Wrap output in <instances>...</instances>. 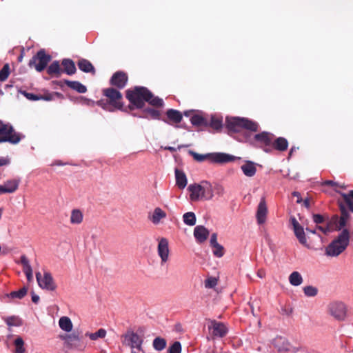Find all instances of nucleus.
I'll return each mask as SVG.
<instances>
[{"instance_id": "nucleus-30", "label": "nucleus", "mask_w": 353, "mask_h": 353, "mask_svg": "<svg viewBox=\"0 0 353 353\" xmlns=\"http://www.w3.org/2000/svg\"><path fill=\"white\" fill-rule=\"evenodd\" d=\"M143 115L141 116V117L152 119H160V111L154 110L153 108H147L143 110Z\"/></svg>"}, {"instance_id": "nucleus-61", "label": "nucleus", "mask_w": 353, "mask_h": 353, "mask_svg": "<svg viewBox=\"0 0 353 353\" xmlns=\"http://www.w3.org/2000/svg\"><path fill=\"white\" fill-rule=\"evenodd\" d=\"M25 96L26 97L27 99H28L30 100H33V101H36V100H38L40 99L39 97H37L36 95H34L32 93H25Z\"/></svg>"}, {"instance_id": "nucleus-9", "label": "nucleus", "mask_w": 353, "mask_h": 353, "mask_svg": "<svg viewBox=\"0 0 353 353\" xmlns=\"http://www.w3.org/2000/svg\"><path fill=\"white\" fill-rule=\"evenodd\" d=\"M60 338L64 341L65 345L68 348L77 350H82L83 348L81 339L77 334H65L61 335Z\"/></svg>"}, {"instance_id": "nucleus-43", "label": "nucleus", "mask_w": 353, "mask_h": 353, "mask_svg": "<svg viewBox=\"0 0 353 353\" xmlns=\"http://www.w3.org/2000/svg\"><path fill=\"white\" fill-rule=\"evenodd\" d=\"M27 292H28L27 288L23 287L18 291L12 292L7 296L12 299H21L27 294Z\"/></svg>"}, {"instance_id": "nucleus-51", "label": "nucleus", "mask_w": 353, "mask_h": 353, "mask_svg": "<svg viewBox=\"0 0 353 353\" xmlns=\"http://www.w3.org/2000/svg\"><path fill=\"white\" fill-rule=\"evenodd\" d=\"M214 192L219 196H223L225 193V189L222 185L216 183L213 186V192Z\"/></svg>"}, {"instance_id": "nucleus-16", "label": "nucleus", "mask_w": 353, "mask_h": 353, "mask_svg": "<svg viewBox=\"0 0 353 353\" xmlns=\"http://www.w3.org/2000/svg\"><path fill=\"white\" fill-rule=\"evenodd\" d=\"M167 119H163L168 124L179 123L182 121L183 115L179 110L169 109L166 111Z\"/></svg>"}, {"instance_id": "nucleus-34", "label": "nucleus", "mask_w": 353, "mask_h": 353, "mask_svg": "<svg viewBox=\"0 0 353 353\" xmlns=\"http://www.w3.org/2000/svg\"><path fill=\"white\" fill-rule=\"evenodd\" d=\"M104 95L107 97V100L105 102L103 100L99 101L97 102L98 105H100L102 108L107 111L110 110V88H107L103 90Z\"/></svg>"}, {"instance_id": "nucleus-21", "label": "nucleus", "mask_w": 353, "mask_h": 353, "mask_svg": "<svg viewBox=\"0 0 353 353\" xmlns=\"http://www.w3.org/2000/svg\"><path fill=\"white\" fill-rule=\"evenodd\" d=\"M213 332L212 334L215 336L223 337L228 332V329L225 325L220 322L216 321H212Z\"/></svg>"}, {"instance_id": "nucleus-19", "label": "nucleus", "mask_w": 353, "mask_h": 353, "mask_svg": "<svg viewBox=\"0 0 353 353\" xmlns=\"http://www.w3.org/2000/svg\"><path fill=\"white\" fill-rule=\"evenodd\" d=\"M188 190L190 192V199L191 201H196L202 198V190L201 183L199 184L194 183L188 186Z\"/></svg>"}, {"instance_id": "nucleus-12", "label": "nucleus", "mask_w": 353, "mask_h": 353, "mask_svg": "<svg viewBox=\"0 0 353 353\" xmlns=\"http://www.w3.org/2000/svg\"><path fill=\"white\" fill-rule=\"evenodd\" d=\"M291 223L293 226L294 234L299 243L303 245H307V239L304 232L303 228L299 224L294 217L290 219Z\"/></svg>"}, {"instance_id": "nucleus-59", "label": "nucleus", "mask_w": 353, "mask_h": 353, "mask_svg": "<svg viewBox=\"0 0 353 353\" xmlns=\"http://www.w3.org/2000/svg\"><path fill=\"white\" fill-rule=\"evenodd\" d=\"M292 196L296 198V203H300L303 201L301 195L299 192H293Z\"/></svg>"}, {"instance_id": "nucleus-60", "label": "nucleus", "mask_w": 353, "mask_h": 353, "mask_svg": "<svg viewBox=\"0 0 353 353\" xmlns=\"http://www.w3.org/2000/svg\"><path fill=\"white\" fill-rule=\"evenodd\" d=\"M82 103L87 105H93L94 102L90 99L81 97Z\"/></svg>"}, {"instance_id": "nucleus-1", "label": "nucleus", "mask_w": 353, "mask_h": 353, "mask_svg": "<svg viewBox=\"0 0 353 353\" xmlns=\"http://www.w3.org/2000/svg\"><path fill=\"white\" fill-rule=\"evenodd\" d=\"M125 97L130 103V110L141 109L145 102L155 108H161L164 105L162 99L154 96L149 89L143 86H134L127 90Z\"/></svg>"}, {"instance_id": "nucleus-3", "label": "nucleus", "mask_w": 353, "mask_h": 353, "mask_svg": "<svg viewBox=\"0 0 353 353\" xmlns=\"http://www.w3.org/2000/svg\"><path fill=\"white\" fill-rule=\"evenodd\" d=\"M225 125L230 132H239L243 129L252 132H257L259 130V124L247 118L227 117Z\"/></svg>"}, {"instance_id": "nucleus-24", "label": "nucleus", "mask_w": 353, "mask_h": 353, "mask_svg": "<svg viewBox=\"0 0 353 353\" xmlns=\"http://www.w3.org/2000/svg\"><path fill=\"white\" fill-rule=\"evenodd\" d=\"M21 263L23 265V270L27 277L28 281L33 279L32 269L28 258L23 255L21 256Z\"/></svg>"}, {"instance_id": "nucleus-56", "label": "nucleus", "mask_w": 353, "mask_h": 353, "mask_svg": "<svg viewBox=\"0 0 353 353\" xmlns=\"http://www.w3.org/2000/svg\"><path fill=\"white\" fill-rule=\"evenodd\" d=\"M313 221L316 224H321L325 221V217L321 214H313Z\"/></svg>"}, {"instance_id": "nucleus-58", "label": "nucleus", "mask_w": 353, "mask_h": 353, "mask_svg": "<svg viewBox=\"0 0 353 353\" xmlns=\"http://www.w3.org/2000/svg\"><path fill=\"white\" fill-rule=\"evenodd\" d=\"M210 245L211 247L214 246V245L219 243L217 242V234L216 233H213L212 235H211V238H210Z\"/></svg>"}, {"instance_id": "nucleus-50", "label": "nucleus", "mask_w": 353, "mask_h": 353, "mask_svg": "<svg viewBox=\"0 0 353 353\" xmlns=\"http://www.w3.org/2000/svg\"><path fill=\"white\" fill-rule=\"evenodd\" d=\"M168 353H181V345L180 342L175 341L168 349Z\"/></svg>"}, {"instance_id": "nucleus-40", "label": "nucleus", "mask_w": 353, "mask_h": 353, "mask_svg": "<svg viewBox=\"0 0 353 353\" xmlns=\"http://www.w3.org/2000/svg\"><path fill=\"white\" fill-rule=\"evenodd\" d=\"M183 222L190 226H193L196 223V216L194 212H186L183 216Z\"/></svg>"}, {"instance_id": "nucleus-20", "label": "nucleus", "mask_w": 353, "mask_h": 353, "mask_svg": "<svg viewBox=\"0 0 353 353\" xmlns=\"http://www.w3.org/2000/svg\"><path fill=\"white\" fill-rule=\"evenodd\" d=\"M201 186L203 192L202 198L205 200L212 199L214 196L212 185L207 181H202L201 182Z\"/></svg>"}, {"instance_id": "nucleus-4", "label": "nucleus", "mask_w": 353, "mask_h": 353, "mask_svg": "<svg viewBox=\"0 0 353 353\" xmlns=\"http://www.w3.org/2000/svg\"><path fill=\"white\" fill-rule=\"evenodd\" d=\"M123 337V344L129 347L131 352L145 353L143 347L144 342L143 335H140L134 332H128Z\"/></svg>"}, {"instance_id": "nucleus-54", "label": "nucleus", "mask_w": 353, "mask_h": 353, "mask_svg": "<svg viewBox=\"0 0 353 353\" xmlns=\"http://www.w3.org/2000/svg\"><path fill=\"white\" fill-rule=\"evenodd\" d=\"M340 218L338 215H334L327 224H330L333 227V230H335V228L339 225Z\"/></svg>"}, {"instance_id": "nucleus-64", "label": "nucleus", "mask_w": 353, "mask_h": 353, "mask_svg": "<svg viewBox=\"0 0 353 353\" xmlns=\"http://www.w3.org/2000/svg\"><path fill=\"white\" fill-rule=\"evenodd\" d=\"M32 301L35 303H37L39 301V296L37 294H32Z\"/></svg>"}, {"instance_id": "nucleus-23", "label": "nucleus", "mask_w": 353, "mask_h": 353, "mask_svg": "<svg viewBox=\"0 0 353 353\" xmlns=\"http://www.w3.org/2000/svg\"><path fill=\"white\" fill-rule=\"evenodd\" d=\"M167 216L165 212L161 208L157 207L154 208L152 216H149V219L154 225H158L161 221Z\"/></svg>"}, {"instance_id": "nucleus-37", "label": "nucleus", "mask_w": 353, "mask_h": 353, "mask_svg": "<svg viewBox=\"0 0 353 353\" xmlns=\"http://www.w3.org/2000/svg\"><path fill=\"white\" fill-rule=\"evenodd\" d=\"M289 281L294 286L300 285L303 283V278L298 272H293L289 276Z\"/></svg>"}, {"instance_id": "nucleus-8", "label": "nucleus", "mask_w": 353, "mask_h": 353, "mask_svg": "<svg viewBox=\"0 0 353 353\" xmlns=\"http://www.w3.org/2000/svg\"><path fill=\"white\" fill-rule=\"evenodd\" d=\"M5 129L3 133H0V143L1 142H10L13 144L19 143L21 140V137L19 134L14 132L12 126L9 123H4Z\"/></svg>"}, {"instance_id": "nucleus-62", "label": "nucleus", "mask_w": 353, "mask_h": 353, "mask_svg": "<svg viewBox=\"0 0 353 353\" xmlns=\"http://www.w3.org/2000/svg\"><path fill=\"white\" fill-rule=\"evenodd\" d=\"M345 203L347 204V205L348 206V208L349 210L353 212V201L352 200H348L347 198L346 197L345 198Z\"/></svg>"}, {"instance_id": "nucleus-27", "label": "nucleus", "mask_w": 353, "mask_h": 353, "mask_svg": "<svg viewBox=\"0 0 353 353\" xmlns=\"http://www.w3.org/2000/svg\"><path fill=\"white\" fill-rule=\"evenodd\" d=\"M121 93L119 91L112 88V108H115L117 109H121L123 108V103L121 101Z\"/></svg>"}, {"instance_id": "nucleus-29", "label": "nucleus", "mask_w": 353, "mask_h": 353, "mask_svg": "<svg viewBox=\"0 0 353 353\" xmlns=\"http://www.w3.org/2000/svg\"><path fill=\"white\" fill-rule=\"evenodd\" d=\"M5 191L6 193H12L15 192L19 187V181L17 179L8 180L3 183Z\"/></svg>"}, {"instance_id": "nucleus-55", "label": "nucleus", "mask_w": 353, "mask_h": 353, "mask_svg": "<svg viewBox=\"0 0 353 353\" xmlns=\"http://www.w3.org/2000/svg\"><path fill=\"white\" fill-rule=\"evenodd\" d=\"M335 191L339 193L342 198L343 199V201H345V198L347 197L348 200L353 199V190H350L347 194L342 192L341 191H339L337 190H335Z\"/></svg>"}, {"instance_id": "nucleus-7", "label": "nucleus", "mask_w": 353, "mask_h": 353, "mask_svg": "<svg viewBox=\"0 0 353 353\" xmlns=\"http://www.w3.org/2000/svg\"><path fill=\"white\" fill-rule=\"evenodd\" d=\"M51 57L45 53L44 50H39L29 62L30 67L34 66L37 71L41 72L45 69Z\"/></svg>"}, {"instance_id": "nucleus-28", "label": "nucleus", "mask_w": 353, "mask_h": 353, "mask_svg": "<svg viewBox=\"0 0 353 353\" xmlns=\"http://www.w3.org/2000/svg\"><path fill=\"white\" fill-rule=\"evenodd\" d=\"M59 325L60 328L66 332H70L72 330V323L68 316H62L59 320Z\"/></svg>"}, {"instance_id": "nucleus-18", "label": "nucleus", "mask_w": 353, "mask_h": 353, "mask_svg": "<svg viewBox=\"0 0 353 353\" xmlns=\"http://www.w3.org/2000/svg\"><path fill=\"white\" fill-rule=\"evenodd\" d=\"M209 234V230L203 225H197L194 228V236L196 241L200 243L205 241Z\"/></svg>"}, {"instance_id": "nucleus-44", "label": "nucleus", "mask_w": 353, "mask_h": 353, "mask_svg": "<svg viewBox=\"0 0 353 353\" xmlns=\"http://www.w3.org/2000/svg\"><path fill=\"white\" fill-rule=\"evenodd\" d=\"M48 72L50 75L55 74L58 76L61 72L59 63L57 61L52 63L48 68Z\"/></svg>"}, {"instance_id": "nucleus-53", "label": "nucleus", "mask_w": 353, "mask_h": 353, "mask_svg": "<svg viewBox=\"0 0 353 353\" xmlns=\"http://www.w3.org/2000/svg\"><path fill=\"white\" fill-rule=\"evenodd\" d=\"M316 228L325 234L333 230V227L330 224H327L326 226L318 225Z\"/></svg>"}, {"instance_id": "nucleus-63", "label": "nucleus", "mask_w": 353, "mask_h": 353, "mask_svg": "<svg viewBox=\"0 0 353 353\" xmlns=\"http://www.w3.org/2000/svg\"><path fill=\"white\" fill-rule=\"evenodd\" d=\"M9 163H10V161L8 159H6V158L0 159V165L1 166L6 165L9 164Z\"/></svg>"}, {"instance_id": "nucleus-11", "label": "nucleus", "mask_w": 353, "mask_h": 353, "mask_svg": "<svg viewBox=\"0 0 353 353\" xmlns=\"http://www.w3.org/2000/svg\"><path fill=\"white\" fill-rule=\"evenodd\" d=\"M157 252L161 260V263L163 265L166 263L169 259L168 241L167 239L161 238L159 239Z\"/></svg>"}, {"instance_id": "nucleus-47", "label": "nucleus", "mask_w": 353, "mask_h": 353, "mask_svg": "<svg viewBox=\"0 0 353 353\" xmlns=\"http://www.w3.org/2000/svg\"><path fill=\"white\" fill-rule=\"evenodd\" d=\"M212 248L213 254L216 257L220 258L224 255V253H225L224 248L219 243L214 245Z\"/></svg>"}, {"instance_id": "nucleus-41", "label": "nucleus", "mask_w": 353, "mask_h": 353, "mask_svg": "<svg viewBox=\"0 0 353 353\" xmlns=\"http://www.w3.org/2000/svg\"><path fill=\"white\" fill-rule=\"evenodd\" d=\"M210 126L216 130L221 129L223 126L222 118L216 116H212L211 117Z\"/></svg>"}, {"instance_id": "nucleus-2", "label": "nucleus", "mask_w": 353, "mask_h": 353, "mask_svg": "<svg viewBox=\"0 0 353 353\" xmlns=\"http://www.w3.org/2000/svg\"><path fill=\"white\" fill-rule=\"evenodd\" d=\"M349 242L350 232L348 230L343 229L339 236L326 247L325 254L331 257L339 256L346 249Z\"/></svg>"}, {"instance_id": "nucleus-31", "label": "nucleus", "mask_w": 353, "mask_h": 353, "mask_svg": "<svg viewBox=\"0 0 353 353\" xmlns=\"http://www.w3.org/2000/svg\"><path fill=\"white\" fill-rule=\"evenodd\" d=\"M66 85L79 93H85L87 91L86 87L79 81H66Z\"/></svg>"}, {"instance_id": "nucleus-17", "label": "nucleus", "mask_w": 353, "mask_h": 353, "mask_svg": "<svg viewBox=\"0 0 353 353\" xmlns=\"http://www.w3.org/2000/svg\"><path fill=\"white\" fill-rule=\"evenodd\" d=\"M339 207L341 212V216L339 217V225L335 228V230H341L346 225L347 221L349 219L350 214L347 210L345 206L342 202L338 201Z\"/></svg>"}, {"instance_id": "nucleus-22", "label": "nucleus", "mask_w": 353, "mask_h": 353, "mask_svg": "<svg viewBox=\"0 0 353 353\" xmlns=\"http://www.w3.org/2000/svg\"><path fill=\"white\" fill-rule=\"evenodd\" d=\"M174 172H175L176 185H177V187L179 189H181V190L184 189L186 187L187 183H188V180H187L185 174L184 173L183 171L180 170L177 168L175 169Z\"/></svg>"}, {"instance_id": "nucleus-42", "label": "nucleus", "mask_w": 353, "mask_h": 353, "mask_svg": "<svg viewBox=\"0 0 353 353\" xmlns=\"http://www.w3.org/2000/svg\"><path fill=\"white\" fill-rule=\"evenodd\" d=\"M5 321L9 327H19L22 324L21 320L14 316L6 318Z\"/></svg>"}, {"instance_id": "nucleus-32", "label": "nucleus", "mask_w": 353, "mask_h": 353, "mask_svg": "<svg viewBox=\"0 0 353 353\" xmlns=\"http://www.w3.org/2000/svg\"><path fill=\"white\" fill-rule=\"evenodd\" d=\"M83 212L79 209L72 210L70 216V222L72 224H80L83 221Z\"/></svg>"}, {"instance_id": "nucleus-45", "label": "nucleus", "mask_w": 353, "mask_h": 353, "mask_svg": "<svg viewBox=\"0 0 353 353\" xmlns=\"http://www.w3.org/2000/svg\"><path fill=\"white\" fill-rule=\"evenodd\" d=\"M106 334V331L104 329H100L94 333H86V336L92 340H97L99 338H103Z\"/></svg>"}, {"instance_id": "nucleus-49", "label": "nucleus", "mask_w": 353, "mask_h": 353, "mask_svg": "<svg viewBox=\"0 0 353 353\" xmlns=\"http://www.w3.org/2000/svg\"><path fill=\"white\" fill-rule=\"evenodd\" d=\"M23 341L21 337H18L14 341V345L16 347V353H23L25 349L23 347Z\"/></svg>"}, {"instance_id": "nucleus-13", "label": "nucleus", "mask_w": 353, "mask_h": 353, "mask_svg": "<svg viewBox=\"0 0 353 353\" xmlns=\"http://www.w3.org/2000/svg\"><path fill=\"white\" fill-rule=\"evenodd\" d=\"M128 81V74L123 71H117L112 76V85H114L119 89L123 88Z\"/></svg>"}, {"instance_id": "nucleus-5", "label": "nucleus", "mask_w": 353, "mask_h": 353, "mask_svg": "<svg viewBox=\"0 0 353 353\" xmlns=\"http://www.w3.org/2000/svg\"><path fill=\"white\" fill-rule=\"evenodd\" d=\"M274 135L268 132H262L256 134L253 137V143L262 148L265 152H269V147L272 145Z\"/></svg>"}, {"instance_id": "nucleus-10", "label": "nucleus", "mask_w": 353, "mask_h": 353, "mask_svg": "<svg viewBox=\"0 0 353 353\" xmlns=\"http://www.w3.org/2000/svg\"><path fill=\"white\" fill-rule=\"evenodd\" d=\"M330 312L336 319L344 320L346 316L345 305L342 303H334L330 306Z\"/></svg>"}, {"instance_id": "nucleus-57", "label": "nucleus", "mask_w": 353, "mask_h": 353, "mask_svg": "<svg viewBox=\"0 0 353 353\" xmlns=\"http://www.w3.org/2000/svg\"><path fill=\"white\" fill-rule=\"evenodd\" d=\"M321 185L322 186L327 185V186H331V187H336L339 185V183L337 182H335L332 180H326V181H324L323 182H322Z\"/></svg>"}, {"instance_id": "nucleus-39", "label": "nucleus", "mask_w": 353, "mask_h": 353, "mask_svg": "<svg viewBox=\"0 0 353 353\" xmlns=\"http://www.w3.org/2000/svg\"><path fill=\"white\" fill-rule=\"evenodd\" d=\"M166 341L161 337H156L152 343L153 347L157 351H161L166 347Z\"/></svg>"}, {"instance_id": "nucleus-26", "label": "nucleus", "mask_w": 353, "mask_h": 353, "mask_svg": "<svg viewBox=\"0 0 353 353\" xmlns=\"http://www.w3.org/2000/svg\"><path fill=\"white\" fill-rule=\"evenodd\" d=\"M271 146L278 151L283 152L288 149V141L283 137H279L274 139Z\"/></svg>"}, {"instance_id": "nucleus-48", "label": "nucleus", "mask_w": 353, "mask_h": 353, "mask_svg": "<svg viewBox=\"0 0 353 353\" xmlns=\"http://www.w3.org/2000/svg\"><path fill=\"white\" fill-rule=\"evenodd\" d=\"M10 74V66L8 63L5 64L0 70V81H4L7 79Z\"/></svg>"}, {"instance_id": "nucleus-33", "label": "nucleus", "mask_w": 353, "mask_h": 353, "mask_svg": "<svg viewBox=\"0 0 353 353\" xmlns=\"http://www.w3.org/2000/svg\"><path fill=\"white\" fill-rule=\"evenodd\" d=\"M79 68L84 72H94V68L92 64L86 59H81L78 62Z\"/></svg>"}, {"instance_id": "nucleus-35", "label": "nucleus", "mask_w": 353, "mask_h": 353, "mask_svg": "<svg viewBox=\"0 0 353 353\" xmlns=\"http://www.w3.org/2000/svg\"><path fill=\"white\" fill-rule=\"evenodd\" d=\"M188 153L193 159L198 162H203L205 160H210L211 161V153L205 154H199L193 150H189Z\"/></svg>"}, {"instance_id": "nucleus-46", "label": "nucleus", "mask_w": 353, "mask_h": 353, "mask_svg": "<svg viewBox=\"0 0 353 353\" xmlns=\"http://www.w3.org/2000/svg\"><path fill=\"white\" fill-rule=\"evenodd\" d=\"M303 290L305 295L309 297L315 296L318 293V289L312 285L305 286Z\"/></svg>"}, {"instance_id": "nucleus-14", "label": "nucleus", "mask_w": 353, "mask_h": 353, "mask_svg": "<svg viewBox=\"0 0 353 353\" xmlns=\"http://www.w3.org/2000/svg\"><path fill=\"white\" fill-rule=\"evenodd\" d=\"M268 208L264 197L261 198L256 211V221L259 225L263 224L266 221Z\"/></svg>"}, {"instance_id": "nucleus-52", "label": "nucleus", "mask_w": 353, "mask_h": 353, "mask_svg": "<svg viewBox=\"0 0 353 353\" xmlns=\"http://www.w3.org/2000/svg\"><path fill=\"white\" fill-rule=\"evenodd\" d=\"M216 284H217L216 279L212 278V277L206 279L205 281V288H212L215 287L216 285Z\"/></svg>"}, {"instance_id": "nucleus-15", "label": "nucleus", "mask_w": 353, "mask_h": 353, "mask_svg": "<svg viewBox=\"0 0 353 353\" xmlns=\"http://www.w3.org/2000/svg\"><path fill=\"white\" fill-rule=\"evenodd\" d=\"M236 157L223 152L211 153V162L215 163H225L234 161Z\"/></svg>"}, {"instance_id": "nucleus-38", "label": "nucleus", "mask_w": 353, "mask_h": 353, "mask_svg": "<svg viewBox=\"0 0 353 353\" xmlns=\"http://www.w3.org/2000/svg\"><path fill=\"white\" fill-rule=\"evenodd\" d=\"M191 123L196 126H207L208 125L207 120L203 117L194 114L190 119Z\"/></svg>"}, {"instance_id": "nucleus-36", "label": "nucleus", "mask_w": 353, "mask_h": 353, "mask_svg": "<svg viewBox=\"0 0 353 353\" xmlns=\"http://www.w3.org/2000/svg\"><path fill=\"white\" fill-rule=\"evenodd\" d=\"M62 65L64 67L65 72H66L68 74L71 75L75 72L76 68L72 61L70 59H63L62 61Z\"/></svg>"}, {"instance_id": "nucleus-6", "label": "nucleus", "mask_w": 353, "mask_h": 353, "mask_svg": "<svg viewBox=\"0 0 353 353\" xmlns=\"http://www.w3.org/2000/svg\"><path fill=\"white\" fill-rule=\"evenodd\" d=\"M36 279L39 286L41 289L51 292L57 289V285L54 279L48 272H44L43 274L39 272H37Z\"/></svg>"}, {"instance_id": "nucleus-25", "label": "nucleus", "mask_w": 353, "mask_h": 353, "mask_svg": "<svg viewBox=\"0 0 353 353\" xmlns=\"http://www.w3.org/2000/svg\"><path fill=\"white\" fill-rule=\"evenodd\" d=\"M241 168L243 174L248 177L254 176L256 172V164L250 161H247Z\"/></svg>"}]
</instances>
